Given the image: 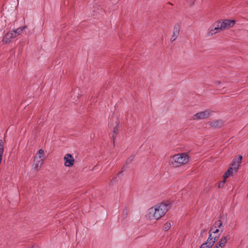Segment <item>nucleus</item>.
Returning <instances> with one entry per match:
<instances>
[{
  "mask_svg": "<svg viewBox=\"0 0 248 248\" xmlns=\"http://www.w3.org/2000/svg\"><path fill=\"white\" fill-rule=\"evenodd\" d=\"M225 237H227V240L230 238V235H228L227 236H226Z\"/></svg>",
  "mask_w": 248,
  "mask_h": 248,
  "instance_id": "30",
  "label": "nucleus"
},
{
  "mask_svg": "<svg viewBox=\"0 0 248 248\" xmlns=\"http://www.w3.org/2000/svg\"><path fill=\"white\" fill-rule=\"evenodd\" d=\"M217 33V31H215V30L212 29L208 32V35L211 36Z\"/></svg>",
  "mask_w": 248,
  "mask_h": 248,
  "instance_id": "21",
  "label": "nucleus"
},
{
  "mask_svg": "<svg viewBox=\"0 0 248 248\" xmlns=\"http://www.w3.org/2000/svg\"><path fill=\"white\" fill-rule=\"evenodd\" d=\"M180 32V26L178 24H175L173 27V33L170 38V41L173 42L179 35Z\"/></svg>",
  "mask_w": 248,
  "mask_h": 248,
  "instance_id": "8",
  "label": "nucleus"
},
{
  "mask_svg": "<svg viewBox=\"0 0 248 248\" xmlns=\"http://www.w3.org/2000/svg\"><path fill=\"white\" fill-rule=\"evenodd\" d=\"M213 248H219V247H217V246H215Z\"/></svg>",
  "mask_w": 248,
  "mask_h": 248,
  "instance_id": "31",
  "label": "nucleus"
},
{
  "mask_svg": "<svg viewBox=\"0 0 248 248\" xmlns=\"http://www.w3.org/2000/svg\"><path fill=\"white\" fill-rule=\"evenodd\" d=\"M222 218H223V217H220L217 220L215 221L214 224L215 228H218L220 229L222 227H223L222 222L221 220V219Z\"/></svg>",
  "mask_w": 248,
  "mask_h": 248,
  "instance_id": "12",
  "label": "nucleus"
},
{
  "mask_svg": "<svg viewBox=\"0 0 248 248\" xmlns=\"http://www.w3.org/2000/svg\"><path fill=\"white\" fill-rule=\"evenodd\" d=\"M242 156L239 155L238 158L233 159L232 163L230 165V167L234 171H236L238 170L240 164L241 162Z\"/></svg>",
  "mask_w": 248,
  "mask_h": 248,
  "instance_id": "7",
  "label": "nucleus"
},
{
  "mask_svg": "<svg viewBox=\"0 0 248 248\" xmlns=\"http://www.w3.org/2000/svg\"><path fill=\"white\" fill-rule=\"evenodd\" d=\"M211 245L207 244V243L204 242L201 246L200 248H211Z\"/></svg>",
  "mask_w": 248,
  "mask_h": 248,
  "instance_id": "19",
  "label": "nucleus"
},
{
  "mask_svg": "<svg viewBox=\"0 0 248 248\" xmlns=\"http://www.w3.org/2000/svg\"><path fill=\"white\" fill-rule=\"evenodd\" d=\"M26 28V26H24L22 27L18 28L17 29L14 30V31H15L16 34V35L18 36L21 33L23 30Z\"/></svg>",
  "mask_w": 248,
  "mask_h": 248,
  "instance_id": "14",
  "label": "nucleus"
},
{
  "mask_svg": "<svg viewBox=\"0 0 248 248\" xmlns=\"http://www.w3.org/2000/svg\"><path fill=\"white\" fill-rule=\"evenodd\" d=\"M123 171H120L118 173L117 175L119 176V175L121 174L122 173Z\"/></svg>",
  "mask_w": 248,
  "mask_h": 248,
  "instance_id": "29",
  "label": "nucleus"
},
{
  "mask_svg": "<svg viewBox=\"0 0 248 248\" xmlns=\"http://www.w3.org/2000/svg\"><path fill=\"white\" fill-rule=\"evenodd\" d=\"M11 36V34L10 32H7L5 36H4L2 42L4 44H7L8 43H10L11 41V39H12V37Z\"/></svg>",
  "mask_w": 248,
  "mask_h": 248,
  "instance_id": "10",
  "label": "nucleus"
},
{
  "mask_svg": "<svg viewBox=\"0 0 248 248\" xmlns=\"http://www.w3.org/2000/svg\"><path fill=\"white\" fill-rule=\"evenodd\" d=\"M134 155H131L127 160H126V164H130L131 163L133 159H134Z\"/></svg>",
  "mask_w": 248,
  "mask_h": 248,
  "instance_id": "20",
  "label": "nucleus"
},
{
  "mask_svg": "<svg viewBox=\"0 0 248 248\" xmlns=\"http://www.w3.org/2000/svg\"><path fill=\"white\" fill-rule=\"evenodd\" d=\"M220 82L219 81H217L216 82V84L217 85H218L220 84Z\"/></svg>",
  "mask_w": 248,
  "mask_h": 248,
  "instance_id": "28",
  "label": "nucleus"
},
{
  "mask_svg": "<svg viewBox=\"0 0 248 248\" xmlns=\"http://www.w3.org/2000/svg\"><path fill=\"white\" fill-rule=\"evenodd\" d=\"M213 226L211 227L210 228L209 232V237H208L207 240H206V241L205 242V243H207V244H209V243L210 242H211V241L212 240V239L213 237L212 236V234L213 233L212 232V231L213 230Z\"/></svg>",
  "mask_w": 248,
  "mask_h": 248,
  "instance_id": "13",
  "label": "nucleus"
},
{
  "mask_svg": "<svg viewBox=\"0 0 248 248\" xmlns=\"http://www.w3.org/2000/svg\"><path fill=\"white\" fill-rule=\"evenodd\" d=\"M212 111L206 109L203 111L198 112L194 115V119H203L207 118L211 115Z\"/></svg>",
  "mask_w": 248,
  "mask_h": 248,
  "instance_id": "5",
  "label": "nucleus"
},
{
  "mask_svg": "<svg viewBox=\"0 0 248 248\" xmlns=\"http://www.w3.org/2000/svg\"><path fill=\"white\" fill-rule=\"evenodd\" d=\"M227 242V237H223L220 239L219 241L215 245V246L222 248L223 247L225 246Z\"/></svg>",
  "mask_w": 248,
  "mask_h": 248,
  "instance_id": "9",
  "label": "nucleus"
},
{
  "mask_svg": "<svg viewBox=\"0 0 248 248\" xmlns=\"http://www.w3.org/2000/svg\"><path fill=\"white\" fill-rule=\"evenodd\" d=\"M215 24L216 25V27H215L213 30H215V31H217V32L221 31L220 28V21L216 22Z\"/></svg>",
  "mask_w": 248,
  "mask_h": 248,
  "instance_id": "17",
  "label": "nucleus"
},
{
  "mask_svg": "<svg viewBox=\"0 0 248 248\" xmlns=\"http://www.w3.org/2000/svg\"><path fill=\"white\" fill-rule=\"evenodd\" d=\"M218 237H219V235L217 236L213 237L212 240L211 241V242H210L209 243V245H211V246L212 247L213 246V245L214 244V243L216 242V241H217Z\"/></svg>",
  "mask_w": 248,
  "mask_h": 248,
  "instance_id": "18",
  "label": "nucleus"
},
{
  "mask_svg": "<svg viewBox=\"0 0 248 248\" xmlns=\"http://www.w3.org/2000/svg\"><path fill=\"white\" fill-rule=\"evenodd\" d=\"M169 202H161L148 209L147 217L150 219H158L164 216L170 208Z\"/></svg>",
  "mask_w": 248,
  "mask_h": 248,
  "instance_id": "1",
  "label": "nucleus"
},
{
  "mask_svg": "<svg viewBox=\"0 0 248 248\" xmlns=\"http://www.w3.org/2000/svg\"><path fill=\"white\" fill-rule=\"evenodd\" d=\"M128 210L127 209H124L123 211V215L126 216L128 214Z\"/></svg>",
  "mask_w": 248,
  "mask_h": 248,
  "instance_id": "25",
  "label": "nucleus"
},
{
  "mask_svg": "<svg viewBox=\"0 0 248 248\" xmlns=\"http://www.w3.org/2000/svg\"><path fill=\"white\" fill-rule=\"evenodd\" d=\"M233 171L234 170L230 167L228 170L223 174V176L224 179H226L228 178L229 176L232 175L233 173Z\"/></svg>",
  "mask_w": 248,
  "mask_h": 248,
  "instance_id": "11",
  "label": "nucleus"
},
{
  "mask_svg": "<svg viewBox=\"0 0 248 248\" xmlns=\"http://www.w3.org/2000/svg\"><path fill=\"white\" fill-rule=\"evenodd\" d=\"M118 129V124H117V125L114 128V129H113L114 134H116Z\"/></svg>",
  "mask_w": 248,
  "mask_h": 248,
  "instance_id": "24",
  "label": "nucleus"
},
{
  "mask_svg": "<svg viewBox=\"0 0 248 248\" xmlns=\"http://www.w3.org/2000/svg\"><path fill=\"white\" fill-rule=\"evenodd\" d=\"M222 124L220 121H216L212 124V126L215 127H220Z\"/></svg>",
  "mask_w": 248,
  "mask_h": 248,
  "instance_id": "15",
  "label": "nucleus"
},
{
  "mask_svg": "<svg viewBox=\"0 0 248 248\" xmlns=\"http://www.w3.org/2000/svg\"><path fill=\"white\" fill-rule=\"evenodd\" d=\"M171 227V223L170 222H166L163 227V230L165 231H168Z\"/></svg>",
  "mask_w": 248,
  "mask_h": 248,
  "instance_id": "16",
  "label": "nucleus"
},
{
  "mask_svg": "<svg viewBox=\"0 0 248 248\" xmlns=\"http://www.w3.org/2000/svg\"><path fill=\"white\" fill-rule=\"evenodd\" d=\"M44 151L43 149H40L34 156L33 166L35 170H38L44 162Z\"/></svg>",
  "mask_w": 248,
  "mask_h": 248,
  "instance_id": "3",
  "label": "nucleus"
},
{
  "mask_svg": "<svg viewBox=\"0 0 248 248\" xmlns=\"http://www.w3.org/2000/svg\"><path fill=\"white\" fill-rule=\"evenodd\" d=\"M219 230L218 229H216V230H213L212 231V233H217L218 232H219Z\"/></svg>",
  "mask_w": 248,
  "mask_h": 248,
  "instance_id": "26",
  "label": "nucleus"
},
{
  "mask_svg": "<svg viewBox=\"0 0 248 248\" xmlns=\"http://www.w3.org/2000/svg\"><path fill=\"white\" fill-rule=\"evenodd\" d=\"M28 248H38V247L35 245H32L31 247H29Z\"/></svg>",
  "mask_w": 248,
  "mask_h": 248,
  "instance_id": "27",
  "label": "nucleus"
},
{
  "mask_svg": "<svg viewBox=\"0 0 248 248\" xmlns=\"http://www.w3.org/2000/svg\"><path fill=\"white\" fill-rule=\"evenodd\" d=\"M9 32L11 34V36H12L11 37H12V38H14L16 37V36H17V35H16V33L15 32L14 30H13L12 31H11Z\"/></svg>",
  "mask_w": 248,
  "mask_h": 248,
  "instance_id": "22",
  "label": "nucleus"
},
{
  "mask_svg": "<svg viewBox=\"0 0 248 248\" xmlns=\"http://www.w3.org/2000/svg\"><path fill=\"white\" fill-rule=\"evenodd\" d=\"M235 21L234 20H224L222 22H220V28L221 30H224L226 29L232 27L235 24Z\"/></svg>",
  "mask_w": 248,
  "mask_h": 248,
  "instance_id": "4",
  "label": "nucleus"
},
{
  "mask_svg": "<svg viewBox=\"0 0 248 248\" xmlns=\"http://www.w3.org/2000/svg\"><path fill=\"white\" fill-rule=\"evenodd\" d=\"M63 159L64 160V165L66 167H71L73 166L75 163V159L71 154H66Z\"/></svg>",
  "mask_w": 248,
  "mask_h": 248,
  "instance_id": "6",
  "label": "nucleus"
},
{
  "mask_svg": "<svg viewBox=\"0 0 248 248\" xmlns=\"http://www.w3.org/2000/svg\"><path fill=\"white\" fill-rule=\"evenodd\" d=\"M225 180L226 179H224L223 181H221L218 185V187H222L223 186H224V184H225Z\"/></svg>",
  "mask_w": 248,
  "mask_h": 248,
  "instance_id": "23",
  "label": "nucleus"
},
{
  "mask_svg": "<svg viewBox=\"0 0 248 248\" xmlns=\"http://www.w3.org/2000/svg\"><path fill=\"white\" fill-rule=\"evenodd\" d=\"M189 160V156L186 153H179L172 157L170 164L174 167H179L187 164Z\"/></svg>",
  "mask_w": 248,
  "mask_h": 248,
  "instance_id": "2",
  "label": "nucleus"
}]
</instances>
